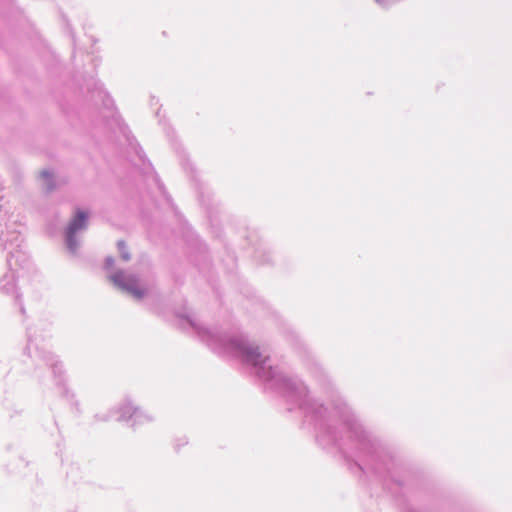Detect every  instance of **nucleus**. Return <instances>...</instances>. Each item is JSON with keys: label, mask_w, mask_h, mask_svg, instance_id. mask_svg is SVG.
I'll use <instances>...</instances> for the list:
<instances>
[{"label": "nucleus", "mask_w": 512, "mask_h": 512, "mask_svg": "<svg viewBox=\"0 0 512 512\" xmlns=\"http://www.w3.org/2000/svg\"><path fill=\"white\" fill-rule=\"evenodd\" d=\"M247 358L253 365H259L264 363L262 355L258 348H253L247 352Z\"/></svg>", "instance_id": "7ed1b4c3"}, {"label": "nucleus", "mask_w": 512, "mask_h": 512, "mask_svg": "<svg viewBox=\"0 0 512 512\" xmlns=\"http://www.w3.org/2000/svg\"><path fill=\"white\" fill-rule=\"evenodd\" d=\"M41 176L47 179V189L50 191L54 188V185L50 184L52 175L48 171L41 172Z\"/></svg>", "instance_id": "39448f33"}, {"label": "nucleus", "mask_w": 512, "mask_h": 512, "mask_svg": "<svg viewBox=\"0 0 512 512\" xmlns=\"http://www.w3.org/2000/svg\"><path fill=\"white\" fill-rule=\"evenodd\" d=\"M111 281L136 299H141L146 294V289L141 287L135 276H126L123 272H118L111 277Z\"/></svg>", "instance_id": "f257e3e1"}, {"label": "nucleus", "mask_w": 512, "mask_h": 512, "mask_svg": "<svg viewBox=\"0 0 512 512\" xmlns=\"http://www.w3.org/2000/svg\"><path fill=\"white\" fill-rule=\"evenodd\" d=\"M118 246H119V250L120 252L122 253V257L124 260H128L130 257L129 255L126 253V246H125V243L124 242H119L118 243Z\"/></svg>", "instance_id": "423d86ee"}, {"label": "nucleus", "mask_w": 512, "mask_h": 512, "mask_svg": "<svg viewBox=\"0 0 512 512\" xmlns=\"http://www.w3.org/2000/svg\"><path fill=\"white\" fill-rule=\"evenodd\" d=\"M136 413V409H134L131 405H125L121 408V419L127 420L131 418Z\"/></svg>", "instance_id": "20e7f679"}, {"label": "nucleus", "mask_w": 512, "mask_h": 512, "mask_svg": "<svg viewBox=\"0 0 512 512\" xmlns=\"http://www.w3.org/2000/svg\"><path fill=\"white\" fill-rule=\"evenodd\" d=\"M87 219L88 214L86 212L82 210H77L75 216L72 218L67 227V240L70 245L73 241L76 232L86 227Z\"/></svg>", "instance_id": "f03ea898"}]
</instances>
